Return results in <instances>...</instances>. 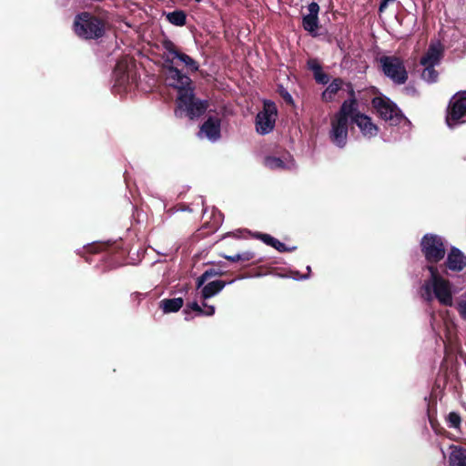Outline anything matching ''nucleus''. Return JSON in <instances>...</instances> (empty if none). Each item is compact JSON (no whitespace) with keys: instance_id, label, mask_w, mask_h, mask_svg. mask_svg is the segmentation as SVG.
Returning <instances> with one entry per match:
<instances>
[{"instance_id":"obj_11","label":"nucleus","mask_w":466,"mask_h":466,"mask_svg":"<svg viewBox=\"0 0 466 466\" xmlns=\"http://www.w3.org/2000/svg\"><path fill=\"white\" fill-rule=\"evenodd\" d=\"M214 275H216V272L214 270H207L197 279L198 288L203 286L201 290V296L204 299L212 298L215 295L218 294L226 286V282L223 280H214L204 285L205 282Z\"/></svg>"},{"instance_id":"obj_30","label":"nucleus","mask_w":466,"mask_h":466,"mask_svg":"<svg viewBox=\"0 0 466 466\" xmlns=\"http://www.w3.org/2000/svg\"><path fill=\"white\" fill-rule=\"evenodd\" d=\"M396 0H381V3H380V7H379V11L380 13L384 12L385 9L387 8L388 5L390 4V3H393Z\"/></svg>"},{"instance_id":"obj_3","label":"nucleus","mask_w":466,"mask_h":466,"mask_svg":"<svg viewBox=\"0 0 466 466\" xmlns=\"http://www.w3.org/2000/svg\"><path fill=\"white\" fill-rule=\"evenodd\" d=\"M350 98L344 101L339 111L330 120L329 137L332 143L338 147H344L348 139L349 119L353 113L354 91L350 84L347 85Z\"/></svg>"},{"instance_id":"obj_5","label":"nucleus","mask_w":466,"mask_h":466,"mask_svg":"<svg viewBox=\"0 0 466 466\" xmlns=\"http://www.w3.org/2000/svg\"><path fill=\"white\" fill-rule=\"evenodd\" d=\"M372 105L377 113L385 121L390 122L392 126L402 125L410 126V121L400 112L397 106L389 99L382 97H375Z\"/></svg>"},{"instance_id":"obj_34","label":"nucleus","mask_w":466,"mask_h":466,"mask_svg":"<svg viewBox=\"0 0 466 466\" xmlns=\"http://www.w3.org/2000/svg\"><path fill=\"white\" fill-rule=\"evenodd\" d=\"M242 259L241 260H249L253 258V254L250 252H245L242 253Z\"/></svg>"},{"instance_id":"obj_24","label":"nucleus","mask_w":466,"mask_h":466,"mask_svg":"<svg viewBox=\"0 0 466 466\" xmlns=\"http://www.w3.org/2000/svg\"><path fill=\"white\" fill-rule=\"evenodd\" d=\"M448 422H449V426L451 427V428H459L460 425H461V417L458 413L456 412H451L449 413L448 415Z\"/></svg>"},{"instance_id":"obj_12","label":"nucleus","mask_w":466,"mask_h":466,"mask_svg":"<svg viewBox=\"0 0 466 466\" xmlns=\"http://www.w3.org/2000/svg\"><path fill=\"white\" fill-rule=\"evenodd\" d=\"M115 86L123 91L127 90V86L135 80L130 62L127 59L119 61L114 70Z\"/></svg>"},{"instance_id":"obj_31","label":"nucleus","mask_w":466,"mask_h":466,"mask_svg":"<svg viewBox=\"0 0 466 466\" xmlns=\"http://www.w3.org/2000/svg\"><path fill=\"white\" fill-rule=\"evenodd\" d=\"M188 307L196 311L198 315H201L202 314V308L197 303V302H193L191 303L190 305H188Z\"/></svg>"},{"instance_id":"obj_29","label":"nucleus","mask_w":466,"mask_h":466,"mask_svg":"<svg viewBox=\"0 0 466 466\" xmlns=\"http://www.w3.org/2000/svg\"><path fill=\"white\" fill-rule=\"evenodd\" d=\"M309 69L315 74L316 72H319L321 69L320 65L317 60H309Z\"/></svg>"},{"instance_id":"obj_7","label":"nucleus","mask_w":466,"mask_h":466,"mask_svg":"<svg viewBox=\"0 0 466 466\" xmlns=\"http://www.w3.org/2000/svg\"><path fill=\"white\" fill-rule=\"evenodd\" d=\"M446 123L450 128L466 123V92L458 93L451 97Z\"/></svg>"},{"instance_id":"obj_18","label":"nucleus","mask_w":466,"mask_h":466,"mask_svg":"<svg viewBox=\"0 0 466 466\" xmlns=\"http://www.w3.org/2000/svg\"><path fill=\"white\" fill-rule=\"evenodd\" d=\"M183 303L182 298L165 299L160 301L159 307L167 314L178 311L182 308Z\"/></svg>"},{"instance_id":"obj_35","label":"nucleus","mask_w":466,"mask_h":466,"mask_svg":"<svg viewBox=\"0 0 466 466\" xmlns=\"http://www.w3.org/2000/svg\"><path fill=\"white\" fill-rule=\"evenodd\" d=\"M284 97L286 98V100H288L289 102H291L292 101V97L289 94V93H286V95L284 96Z\"/></svg>"},{"instance_id":"obj_14","label":"nucleus","mask_w":466,"mask_h":466,"mask_svg":"<svg viewBox=\"0 0 466 466\" xmlns=\"http://www.w3.org/2000/svg\"><path fill=\"white\" fill-rule=\"evenodd\" d=\"M198 136L213 142L217 141L220 137V120L218 117H208L202 125Z\"/></svg>"},{"instance_id":"obj_21","label":"nucleus","mask_w":466,"mask_h":466,"mask_svg":"<svg viewBox=\"0 0 466 466\" xmlns=\"http://www.w3.org/2000/svg\"><path fill=\"white\" fill-rule=\"evenodd\" d=\"M167 18L172 25L182 26L186 24V15L183 11H174L167 15Z\"/></svg>"},{"instance_id":"obj_4","label":"nucleus","mask_w":466,"mask_h":466,"mask_svg":"<svg viewBox=\"0 0 466 466\" xmlns=\"http://www.w3.org/2000/svg\"><path fill=\"white\" fill-rule=\"evenodd\" d=\"M73 29L83 39H96L105 33V23L90 13L78 14L74 20Z\"/></svg>"},{"instance_id":"obj_15","label":"nucleus","mask_w":466,"mask_h":466,"mask_svg":"<svg viewBox=\"0 0 466 466\" xmlns=\"http://www.w3.org/2000/svg\"><path fill=\"white\" fill-rule=\"evenodd\" d=\"M309 14L303 16V27L306 31L313 34L319 27V6L317 3L312 2L308 6Z\"/></svg>"},{"instance_id":"obj_8","label":"nucleus","mask_w":466,"mask_h":466,"mask_svg":"<svg viewBox=\"0 0 466 466\" xmlns=\"http://www.w3.org/2000/svg\"><path fill=\"white\" fill-rule=\"evenodd\" d=\"M380 61L384 74L394 83L400 85L406 82L408 73L400 58L383 56Z\"/></svg>"},{"instance_id":"obj_27","label":"nucleus","mask_w":466,"mask_h":466,"mask_svg":"<svg viewBox=\"0 0 466 466\" xmlns=\"http://www.w3.org/2000/svg\"><path fill=\"white\" fill-rule=\"evenodd\" d=\"M273 248H275L278 251H280V252L292 251L296 248L295 247L287 248L286 245L284 243L280 242L279 240H277V243Z\"/></svg>"},{"instance_id":"obj_6","label":"nucleus","mask_w":466,"mask_h":466,"mask_svg":"<svg viewBox=\"0 0 466 466\" xmlns=\"http://www.w3.org/2000/svg\"><path fill=\"white\" fill-rule=\"evenodd\" d=\"M421 251L429 263L441 260L446 253L445 245L441 237L426 234L420 241Z\"/></svg>"},{"instance_id":"obj_9","label":"nucleus","mask_w":466,"mask_h":466,"mask_svg":"<svg viewBox=\"0 0 466 466\" xmlns=\"http://www.w3.org/2000/svg\"><path fill=\"white\" fill-rule=\"evenodd\" d=\"M277 113V107L273 102H264L263 109L258 113L256 117V129L258 134L267 135L273 130Z\"/></svg>"},{"instance_id":"obj_32","label":"nucleus","mask_w":466,"mask_h":466,"mask_svg":"<svg viewBox=\"0 0 466 466\" xmlns=\"http://www.w3.org/2000/svg\"><path fill=\"white\" fill-rule=\"evenodd\" d=\"M311 268L309 266L307 267V271H308V274L307 275H303V276H299L298 272L294 273L293 275V279H308L309 278V274L310 272Z\"/></svg>"},{"instance_id":"obj_33","label":"nucleus","mask_w":466,"mask_h":466,"mask_svg":"<svg viewBox=\"0 0 466 466\" xmlns=\"http://www.w3.org/2000/svg\"><path fill=\"white\" fill-rule=\"evenodd\" d=\"M226 258L228 260L232 261V262H236V261H238V260L242 259V255L237 254V255H234V256H228V257H226Z\"/></svg>"},{"instance_id":"obj_13","label":"nucleus","mask_w":466,"mask_h":466,"mask_svg":"<svg viewBox=\"0 0 466 466\" xmlns=\"http://www.w3.org/2000/svg\"><path fill=\"white\" fill-rule=\"evenodd\" d=\"M264 165L272 170L292 169L296 167L294 158L289 153H285L281 157H266Z\"/></svg>"},{"instance_id":"obj_10","label":"nucleus","mask_w":466,"mask_h":466,"mask_svg":"<svg viewBox=\"0 0 466 466\" xmlns=\"http://www.w3.org/2000/svg\"><path fill=\"white\" fill-rule=\"evenodd\" d=\"M353 108L354 110L352 115H350V120L356 124L362 136L367 138L376 137L379 132L378 127L372 122L370 116L358 111V105L355 98Z\"/></svg>"},{"instance_id":"obj_17","label":"nucleus","mask_w":466,"mask_h":466,"mask_svg":"<svg viewBox=\"0 0 466 466\" xmlns=\"http://www.w3.org/2000/svg\"><path fill=\"white\" fill-rule=\"evenodd\" d=\"M447 268L453 271H461L466 266V257L457 248H452L448 255Z\"/></svg>"},{"instance_id":"obj_20","label":"nucleus","mask_w":466,"mask_h":466,"mask_svg":"<svg viewBox=\"0 0 466 466\" xmlns=\"http://www.w3.org/2000/svg\"><path fill=\"white\" fill-rule=\"evenodd\" d=\"M342 80L341 79H335L333 80L329 86L323 91L322 93V98L325 101H332L335 97V95L340 90L342 86Z\"/></svg>"},{"instance_id":"obj_1","label":"nucleus","mask_w":466,"mask_h":466,"mask_svg":"<svg viewBox=\"0 0 466 466\" xmlns=\"http://www.w3.org/2000/svg\"><path fill=\"white\" fill-rule=\"evenodd\" d=\"M162 46V57L167 67V81L169 86L177 90L176 116H187L190 119L199 117L206 112L208 102L195 98L191 79L177 67L180 63L188 71L196 72L198 70V63L188 55L180 52L170 40L163 41Z\"/></svg>"},{"instance_id":"obj_16","label":"nucleus","mask_w":466,"mask_h":466,"mask_svg":"<svg viewBox=\"0 0 466 466\" xmlns=\"http://www.w3.org/2000/svg\"><path fill=\"white\" fill-rule=\"evenodd\" d=\"M443 47L440 42H433L430 45L426 54L421 57L422 66H436L439 64L442 56Z\"/></svg>"},{"instance_id":"obj_23","label":"nucleus","mask_w":466,"mask_h":466,"mask_svg":"<svg viewBox=\"0 0 466 466\" xmlns=\"http://www.w3.org/2000/svg\"><path fill=\"white\" fill-rule=\"evenodd\" d=\"M456 308L461 319L466 320V296H462L458 300Z\"/></svg>"},{"instance_id":"obj_2","label":"nucleus","mask_w":466,"mask_h":466,"mask_svg":"<svg viewBox=\"0 0 466 466\" xmlns=\"http://www.w3.org/2000/svg\"><path fill=\"white\" fill-rule=\"evenodd\" d=\"M427 268L430 276L420 289V297L429 302L436 299L442 306L452 307L456 292L452 283L441 276L435 267L429 265Z\"/></svg>"},{"instance_id":"obj_26","label":"nucleus","mask_w":466,"mask_h":466,"mask_svg":"<svg viewBox=\"0 0 466 466\" xmlns=\"http://www.w3.org/2000/svg\"><path fill=\"white\" fill-rule=\"evenodd\" d=\"M314 77L318 83L320 84H327L329 81V76L327 74H325L322 69H320L319 72H316L314 74Z\"/></svg>"},{"instance_id":"obj_19","label":"nucleus","mask_w":466,"mask_h":466,"mask_svg":"<svg viewBox=\"0 0 466 466\" xmlns=\"http://www.w3.org/2000/svg\"><path fill=\"white\" fill-rule=\"evenodd\" d=\"M449 461L451 466H466V450L451 446Z\"/></svg>"},{"instance_id":"obj_22","label":"nucleus","mask_w":466,"mask_h":466,"mask_svg":"<svg viewBox=\"0 0 466 466\" xmlns=\"http://www.w3.org/2000/svg\"><path fill=\"white\" fill-rule=\"evenodd\" d=\"M425 68L422 71L421 77L428 83H433L437 80L438 73L434 69L435 66H423Z\"/></svg>"},{"instance_id":"obj_25","label":"nucleus","mask_w":466,"mask_h":466,"mask_svg":"<svg viewBox=\"0 0 466 466\" xmlns=\"http://www.w3.org/2000/svg\"><path fill=\"white\" fill-rule=\"evenodd\" d=\"M255 237L261 239L265 244L271 246V247H274L278 240L277 238L271 237L268 234L257 233L255 235Z\"/></svg>"},{"instance_id":"obj_28","label":"nucleus","mask_w":466,"mask_h":466,"mask_svg":"<svg viewBox=\"0 0 466 466\" xmlns=\"http://www.w3.org/2000/svg\"><path fill=\"white\" fill-rule=\"evenodd\" d=\"M204 309H202V314L205 316H212L215 313V307L212 305H208L206 303L203 304Z\"/></svg>"}]
</instances>
